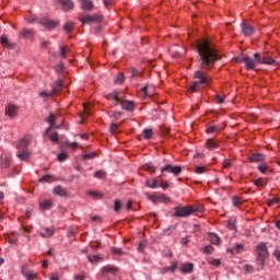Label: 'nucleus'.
Here are the masks:
<instances>
[{"instance_id":"1","label":"nucleus","mask_w":280,"mask_h":280,"mask_svg":"<svg viewBox=\"0 0 280 280\" xmlns=\"http://www.w3.org/2000/svg\"><path fill=\"white\" fill-rule=\"evenodd\" d=\"M197 51L199 55V67L201 70H197L194 74V82L190 85V93H198L205 86H209L211 83V77L206 71H211L215 67V62L221 60V56L218 55V49L207 39L199 40L197 43Z\"/></svg>"},{"instance_id":"2","label":"nucleus","mask_w":280,"mask_h":280,"mask_svg":"<svg viewBox=\"0 0 280 280\" xmlns=\"http://www.w3.org/2000/svg\"><path fill=\"white\" fill-rule=\"evenodd\" d=\"M257 250V270H264L266 266V259H268V247L266 243H260L256 247Z\"/></svg>"},{"instance_id":"3","label":"nucleus","mask_w":280,"mask_h":280,"mask_svg":"<svg viewBox=\"0 0 280 280\" xmlns=\"http://www.w3.org/2000/svg\"><path fill=\"white\" fill-rule=\"evenodd\" d=\"M180 172H183V167L174 166L172 164H166L163 167H161V173H162L161 178L165 176V173L173 174L174 176H178Z\"/></svg>"},{"instance_id":"4","label":"nucleus","mask_w":280,"mask_h":280,"mask_svg":"<svg viewBox=\"0 0 280 280\" xmlns=\"http://www.w3.org/2000/svg\"><path fill=\"white\" fill-rule=\"evenodd\" d=\"M102 14L100 13H96V14H93V15H83L81 18H79V20L81 21L82 25H89L91 23H101L102 21Z\"/></svg>"},{"instance_id":"5","label":"nucleus","mask_w":280,"mask_h":280,"mask_svg":"<svg viewBox=\"0 0 280 280\" xmlns=\"http://www.w3.org/2000/svg\"><path fill=\"white\" fill-rule=\"evenodd\" d=\"M255 60L258 62V65H275V59L266 54H254Z\"/></svg>"},{"instance_id":"6","label":"nucleus","mask_w":280,"mask_h":280,"mask_svg":"<svg viewBox=\"0 0 280 280\" xmlns=\"http://www.w3.org/2000/svg\"><path fill=\"white\" fill-rule=\"evenodd\" d=\"M175 218H189L191 215V209L189 206H178L175 207V212H174Z\"/></svg>"},{"instance_id":"7","label":"nucleus","mask_w":280,"mask_h":280,"mask_svg":"<svg viewBox=\"0 0 280 280\" xmlns=\"http://www.w3.org/2000/svg\"><path fill=\"white\" fill-rule=\"evenodd\" d=\"M241 62H243L248 71H253L259 62H257V59H253L250 57H243L241 59Z\"/></svg>"},{"instance_id":"8","label":"nucleus","mask_w":280,"mask_h":280,"mask_svg":"<svg viewBox=\"0 0 280 280\" xmlns=\"http://www.w3.org/2000/svg\"><path fill=\"white\" fill-rule=\"evenodd\" d=\"M12 163V158L8 153H2L0 156V165L2 170H8Z\"/></svg>"},{"instance_id":"9","label":"nucleus","mask_w":280,"mask_h":280,"mask_svg":"<svg viewBox=\"0 0 280 280\" xmlns=\"http://www.w3.org/2000/svg\"><path fill=\"white\" fill-rule=\"evenodd\" d=\"M56 118H57V116L55 114H50V116L46 119V121H48V124H50V126L46 129L47 135H49V132H51V130H54V128L62 127V125H59V126L56 125Z\"/></svg>"},{"instance_id":"10","label":"nucleus","mask_w":280,"mask_h":280,"mask_svg":"<svg viewBox=\"0 0 280 280\" xmlns=\"http://www.w3.org/2000/svg\"><path fill=\"white\" fill-rule=\"evenodd\" d=\"M242 33L246 37H250L253 34H255V27H253L250 24L243 22L242 25Z\"/></svg>"},{"instance_id":"11","label":"nucleus","mask_w":280,"mask_h":280,"mask_svg":"<svg viewBox=\"0 0 280 280\" xmlns=\"http://www.w3.org/2000/svg\"><path fill=\"white\" fill-rule=\"evenodd\" d=\"M81 10L84 12H93V10H95V3L91 0H81Z\"/></svg>"},{"instance_id":"12","label":"nucleus","mask_w":280,"mask_h":280,"mask_svg":"<svg viewBox=\"0 0 280 280\" xmlns=\"http://www.w3.org/2000/svg\"><path fill=\"white\" fill-rule=\"evenodd\" d=\"M57 3L61 4L63 12H69V10H73L74 8L73 1L71 0H57Z\"/></svg>"},{"instance_id":"13","label":"nucleus","mask_w":280,"mask_h":280,"mask_svg":"<svg viewBox=\"0 0 280 280\" xmlns=\"http://www.w3.org/2000/svg\"><path fill=\"white\" fill-rule=\"evenodd\" d=\"M148 199L154 205H158V202H167L165 195H148Z\"/></svg>"},{"instance_id":"14","label":"nucleus","mask_w":280,"mask_h":280,"mask_svg":"<svg viewBox=\"0 0 280 280\" xmlns=\"http://www.w3.org/2000/svg\"><path fill=\"white\" fill-rule=\"evenodd\" d=\"M145 187H149L150 189H158V187H161V182L159 180V177L147 179Z\"/></svg>"},{"instance_id":"15","label":"nucleus","mask_w":280,"mask_h":280,"mask_svg":"<svg viewBox=\"0 0 280 280\" xmlns=\"http://www.w3.org/2000/svg\"><path fill=\"white\" fill-rule=\"evenodd\" d=\"M179 269H180V272H183L184 275H191V272H194V264L191 262L182 264Z\"/></svg>"},{"instance_id":"16","label":"nucleus","mask_w":280,"mask_h":280,"mask_svg":"<svg viewBox=\"0 0 280 280\" xmlns=\"http://www.w3.org/2000/svg\"><path fill=\"white\" fill-rule=\"evenodd\" d=\"M16 113H19V107L15 105H8L5 107V115L8 117H16Z\"/></svg>"},{"instance_id":"17","label":"nucleus","mask_w":280,"mask_h":280,"mask_svg":"<svg viewBox=\"0 0 280 280\" xmlns=\"http://www.w3.org/2000/svg\"><path fill=\"white\" fill-rule=\"evenodd\" d=\"M40 25H43L44 27H46V30H54L56 28L57 23L54 22L52 20H48V19H42L39 21Z\"/></svg>"},{"instance_id":"18","label":"nucleus","mask_w":280,"mask_h":280,"mask_svg":"<svg viewBox=\"0 0 280 280\" xmlns=\"http://www.w3.org/2000/svg\"><path fill=\"white\" fill-rule=\"evenodd\" d=\"M102 272H103L104 276H106V275H114L115 276V275H117L118 269H117V267H115L113 265H107V266L103 267Z\"/></svg>"},{"instance_id":"19","label":"nucleus","mask_w":280,"mask_h":280,"mask_svg":"<svg viewBox=\"0 0 280 280\" xmlns=\"http://www.w3.org/2000/svg\"><path fill=\"white\" fill-rule=\"evenodd\" d=\"M118 104L121 105V108H124V110H135V102L132 101H124L120 98V102Z\"/></svg>"},{"instance_id":"20","label":"nucleus","mask_w":280,"mask_h":280,"mask_svg":"<svg viewBox=\"0 0 280 280\" xmlns=\"http://www.w3.org/2000/svg\"><path fill=\"white\" fill-rule=\"evenodd\" d=\"M16 156L20 161H27L30 159V151L27 149H18Z\"/></svg>"},{"instance_id":"21","label":"nucleus","mask_w":280,"mask_h":280,"mask_svg":"<svg viewBox=\"0 0 280 280\" xmlns=\"http://www.w3.org/2000/svg\"><path fill=\"white\" fill-rule=\"evenodd\" d=\"M20 36L22 38H27L30 40V39L34 38V30H32V28H23L20 32Z\"/></svg>"},{"instance_id":"22","label":"nucleus","mask_w":280,"mask_h":280,"mask_svg":"<svg viewBox=\"0 0 280 280\" xmlns=\"http://www.w3.org/2000/svg\"><path fill=\"white\" fill-rule=\"evenodd\" d=\"M39 235H42V237H51V235H54V226L42 228L39 230Z\"/></svg>"},{"instance_id":"23","label":"nucleus","mask_w":280,"mask_h":280,"mask_svg":"<svg viewBox=\"0 0 280 280\" xmlns=\"http://www.w3.org/2000/svg\"><path fill=\"white\" fill-rule=\"evenodd\" d=\"M107 100L115 102V104H119V102H121V96H119V92L115 91L107 94Z\"/></svg>"},{"instance_id":"24","label":"nucleus","mask_w":280,"mask_h":280,"mask_svg":"<svg viewBox=\"0 0 280 280\" xmlns=\"http://www.w3.org/2000/svg\"><path fill=\"white\" fill-rule=\"evenodd\" d=\"M62 80H58L52 84V95H56V93H60L62 91Z\"/></svg>"},{"instance_id":"25","label":"nucleus","mask_w":280,"mask_h":280,"mask_svg":"<svg viewBox=\"0 0 280 280\" xmlns=\"http://www.w3.org/2000/svg\"><path fill=\"white\" fill-rule=\"evenodd\" d=\"M206 148H208V150H215V148H220V144L218 141L210 138L206 141Z\"/></svg>"},{"instance_id":"26","label":"nucleus","mask_w":280,"mask_h":280,"mask_svg":"<svg viewBox=\"0 0 280 280\" xmlns=\"http://www.w3.org/2000/svg\"><path fill=\"white\" fill-rule=\"evenodd\" d=\"M190 207V213L194 214V213H202V211H205V206L198 203V205H192V206H189Z\"/></svg>"},{"instance_id":"27","label":"nucleus","mask_w":280,"mask_h":280,"mask_svg":"<svg viewBox=\"0 0 280 280\" xmlns=\"http://www.w3.org/2000/svg\"><path fill=\"white\" fill-rule=\"evenodd\" d=\"M27 145H30V140L22 138L18 143V150H27Z\"/></svg>"},{"instance_id":"28","label":"nucleus","mask_w":280,"mask_h":280,"mask_svg":"<svg viewBox=\"0 0 280 280\" xmlns=\"http://www.w3.org/2000/svg\"><path fill=\"white\" fill-rule=\"evenodd\" d=\"M54 194H56V196L65 198V196H67V190L61 186H57L54 188Z\"/></svg>"},{"instance_id":"29","label":"nucleus","mask_w":280,"mask_h":280,"mask_svg":"<svg viewBox=\"0 0 280 280\" xmlns=\"http://www.w3.org/2000/svg\"><path fill=\"white\" fill-rule=\"evenodd\" d=\"M242 250H244V245L240 243L229 249V252L232 253V255H237V253H242Z\"/></svg>"},{"instance_id":"30","label":"nucleus","mask_w":280,"mask_h":280,"mask_svg":"<svg viewBox=\"0 0 280 280\" xmlns=\"http://www.w3.org/2000/svg\"><path fill=\"white\" fill-rule=\"evenodd\" d=\"M45 136L48 137V139H50V141H52V143H58L59 138H58V132H51L49 131L47 133V131L45 132Z\"/></svg>"},{"instance_id":"31","label":"nucleus","mask_w":280,"mask_h":280,"mask_svg":"<svg viewBox=\"0 0 280 280\" xmlns=\"http://www.w3.org/2000/svg\"><path fill=\"white\" fill-rule=\"evenodd\" d=\"M264 159H265V156H264V154H261V153H254V154H252V156H250V161H252L253 163H259V161H264Z\"/></svg>"},{"instance_id":"32","label":"nucleus","mask_w":280,"mask_h":280,"mask_svg":"<svg viewBox=\"0 0 280 280\" xmlns=\"http://www.w3.org/2000/svg\"><path fill=\"white\" fill-rule=\"evenodd\" d=\"M54 180H56V178L50 174H46L39 178V183H54Z\"/></svg>"},{"instance_id":"33","label":"nucleus","mask_w":280,"mask_h":280,"mask_svg":"<svg viewBox=\"0 0 280 280\" xmlns=\"http://www.w3.org/2000/svg\"><path fill=\"white\" fill-rule=\"evenodd\" d=\"M54 207V201L51 200H46L40 203V209H44V211H47Z\"/></svg>"},{"instance_id":"34","label":"nucleus","mask_w":280,"mask_h":280,"mask_svg":"<svg viewBox=\"0 0 280 280\" xmlns=\"http://www.w3.org/2000/svg\"><path fill=\"white\" fill-rule=\"evenodd\" d=\"M88 196L95 198V200H100V199L104 198V195H102V192L95 191V190L88 191Z\"/></svg>"},{"instance_id":"35","label":"nucleus","mask_w":280,"mask_h":280,"mask_svg":"<svg viewBox=\"0 0 280 280\" xmlns=\"http://www.w3.org/2000/svg\"><path fill=\"white\" fill-rule=\"evenodd\" d=\"M209 241L211 242V244H220V236H218V234L215 233H210L209 234Z\"/></svg>"},{"instance_id":"36","label":"nucleus","mask_w":280,"mask_h":280,"mask_svg":"<svg viewBox=\"0 0 280 280\" xmlns=\"http://www.w3.org/2000/svg\"><path fill=\"white\" fill-rule=\"evenodd\" d=\"M0 43H1L2 47H12V44L9 43V40H8V35H2L0 37Z\"/></svg>"},{"instance_id":"37","label":"nucleus","mask_w":280,"mask_h":280,"mask_svg":"<svg viewBox=\"0 0 280 280\" xmlns=\"http://www.w3.org/2000/svg\"><path fill=\"white\" fill-rule=\"evenodd\" d=\"M63 32L71 34L73 32V22H67L63 26Z\"/></svg>"},{"instance_id":"38","label":"nucleus","mask_w":280,"mask_h":280,"mask_svg":"<svg viewBox=\"0 0 280 280\" xmlns=\"http://www.w3.org/2000/svg\"><path fill=\"white\" fill-rule=\"evenodd\" d=\"M95 156H97V153L90 152V153L83 154L82 159H83V161H93V159H95Z\"/></svg>"},{"instance_id":"39","label":"nucleus","mask_w":280,"mask_h":280,"mask_svg":"<svg viewBox=\"0 0 280 280\" xmlns=\"http://www.w3.org/2000/svg\"><path fill=\"white\" fill-rule=\"evenodd\" d=\"M124 80H126V77H124V73L120 72L114 79V82H115V84H124Z\"/></svg>"},{"instance_id":"40","label":"nucleus","mask_w":280,"mask_h":280,"mask_svg":"<svg viewBox=\"0 0 280 280\" xmlns=\"http://www.w3.org/2000/svg\"><path fill=\"white\" fill-rule=\"evenodd\" d=\"M218 130H220V126L214 125V126L208 127L206 129V132L207 135H213V132H218Z\"/></svg>"},{"instance_id":"41","label":"nucleus","mask_w":280,"mask_h":280,"mask_svg":"<svg viewBox=\"0 0 280 280\" xmlns=\"http://www.w3.org/2000/svg\"><path fill=\"white\" fill-rule=\"evenodd\" d=\"M152 91H154V88H152V86L142 88V93H144L145 96L152 95Z\"/></svg>"},{"instance_id":"42","label":"nucleus","mask_w":280,"mask_h":280,"mask_svg":"<svg viewBox=\"0 0 280 280\" xmlns=\"http://www.w3.org/2000/svg\"><path fill=\"white\" fill-rule=\"evenodd\" d=\"M89 261H91V264H98L101 261V257L97 255L94 256H88Z\"/></svg>"},{"instance_id":"43","label":"nucleus","mask_w":280,"mask_h":280,"mask_svg":"<svg viewBox=\"0 0 280 280\" xmlns=\"http://www.w3.org/2000/svg\"><path fill=\"white\" fill-rule=\"evenodd\" d=\"M143 135H144V139H152L154 132L152 131V129H144Z\"/></svg>"},{"instance_id":"44","label":"nucleus","mask_w":280,"mask_h":280,"mask_svg":"<svg viewBox=\"0 0 280 280\" xmlns=\"http://www.w3.org/2000/svg\"><path fill=\"white\" fill-rule=\"evenodd\" d=\"M25 277L27 280H34L37 277V273H35L34 271H26Z\"/></svg>"},{"instance_id":"45","label":"nucleus","mask_w":280,"mask_h":280,"mask_svg":"<svg viewBox=\"0 0 280 280\" xmlns=\"http://www.w3.org/2000/svg\"><path fill=\"white\" fill-rule=\"evenodd\" d=\"M232 202L234 207H240L242 205L243 200L240 197H232Z\"/></svg>"},{"instance_id":"46","label":"nucleus","mask_w":280,"mask_h":280,"mask_svg":"<svg viewBox=\"0 0 280 280\" xmlns=\"http://www.w3.org/2000/svg\"><path fill=\"white\" fill-rule=\"evenodd\" d=\"M51 95H54V93L52 92H47V91H44V92L39 93V97H43V100H47L48 97H51Z\"/></svg>"},{"instance_id":"47","label":"nucleus","mask_w":280,"mask_h":280,"mask_svg":"<svg viewBox=\"0 0 280 280\" xmlns=\"http://www.w3.org/2000/svg\"><path fill=\"white\" fill-rule=\"evenodd\" d=\"M129 73L131 74V78H137L139 75H141V72H139L137 69L135 68H130L129 69Z\"/></svg>"},{"instance_id":"48","label":"nucleus","mask_w":280,"mask_h":280,"mask_svg":"<svg viewBox=\"0 0 280 280\" xmlns=\"http://www.w3.org/2000/svg\"><path fill=\"white\" fill-rule=\"evenodd\" d=\"M228 229H230V231H235V229H237V225H235V221L229 220Z\"/></svg>"},{"instance_id":"49","label":"nucleus","mask_w":280,"mask_h":280,"mask_svg":"<svg viewBox=\"0 0 280 280\" xmlns=\"http://www.w3.org/2000/svg\"><path fill=\"white\" fill-rule=\"evenodd\" d=\"M106 173L104 171H97L94 173V178H104Z\"/></svg>"},{"instance_id":"50","label":"nucleus","mask_w":280,"mask_h":280,"mask_svg":"<svg viewBox=\"0 0 280 280\" xmlns=\"http://www.w3.org/2000/svg\"><path fill=\"white\" fill-rule=\"evenodd\" d=\"M244 270H245V272H248L249 275H253V272H255V268L250 265H245Z\"/></svg>"},{"instance_id":"51","label":"nucleus","mask_w":280,"mask_h":280,"mask_svg":"<svg viewBox=\"0 0 280 280\" xmlns=\"http://www.w3.org/2000/svg\"><path fill=\"white\" fill-rule=\"evenodd\" d=\"M195 172H196L197 174H205V172H207V167H206V166H197V167L195 168Z\"/></svg>"},{"instance_id":"52","label":"nucleus","mask_w":280,"mask_h":280,"mask_svg":"<svg viewBox=\"0 0 280 280\" xmlns=\"http://www.w3.org/2000/svg\"><path fill=\"white\" fill-rule=\"evenodd\" d=\"M203 253L205 255H211V253H213V246L208 245L203 248Z\"/></svg>"},{"instance_id":"53","label":"nucleus","mask_w":280,"mask_h":280,"mask_svg":"<svg viewBox=\"0 0 280 280\" xmlns=\"http://www.w3.org/2000/svg\"><path fill=\"white\" fill-rule=\"evenodd\" d=\"M112 253L113 255H124V250H121V248L118 247H113Z\"/></svg>"},{"instance_id":"54","label":"nucleus","mask_w":280,"mask_h":280,"mask_svg":"<svg viewBox=\"0 0 280 280\" xmlns=\"http://www.w3.org/2000/svg\"><path fill=\"white\" fill-rule=\"evenodd\" d=\"M68 49H67V47L66 46H63V47H61L60 48V56H61V58H67V54H68Z\"/></svg>"},{"instance_id":"55","label":"nucleus","mask_w":280,"mask_h":280,"mask_svg":"<svg viewBox=\"0 0 280 280\" xmlns=\"http://www.w3.org/2000/svg\"><path fill=\"white\" fill-rule=\"evenodd\" d=\"M258 170L261 172V174H266L268 172V165L261 164L258 166Z\"/></svg>"},{"instance_id":"56","label":"nucleus","mask_w":280,"mask_h":280,"mask_svg":"<svg viewBox=\"0 0 280 280\" xmlns=\"http://www.w3.org/2000/svg\"><path fill=\"white\" fill-rule=\"evenodd\" d=\"M119 128V125L113 122L112 126H110V132L113 135L117 133V129Z\"/></svg>"},{"instance_id":"57","label":"nucleus","mask_w":280,"mask_h":280,"mask_svg":"<svg viewBox=\"0 0 280 280\" xmlns=\"http://www.w3.org/2000/svg\"><path fill=\"white\" fill-rule=\"evenodd\" d=\"M114 210H115L116 212H119V211L121 210V201H119V200H116V201H115Z\"/></svg>"},{"instance_id":"58","label":"nucleus","mask_w":280,"mask_h":280,"mask_svg":"<svg viewBox=\"0 0 280 280\" xmlns=\"http://www.w3.org/2000/svg\"><path fill=\"white\" fill-rule=\"evenodd\" d=\"M254 185H256V187H264V179H255Z\"/></svg>"},{"instance_id":"59","label":"nucleus","mask_w":280,"mask_h":280,"mask_svg":"<svg viewBox=\"0 0 280 280\" xmlns=\"http://www.w3.org/2000/svg\"><path fill=\"white\" fill-rule=\"evenodd\" d=\"M273 205H279V198H273L268 202L269 207H273Z\"/></svg>"},{"instance_id":"60","label":"nucleus","mask_w":280,"mask_h":280,"mask_svg":"<svg viewBox=\"0 0 280 280\" xmlns=\"http://www.w3.org/2000/svg\"><path fill=\"white\" fill-rule=\"evenodd\" d=\"M66 159H68L67 153H60V154L58 155V161H60L61 163H62Z\"/></svg>"},{"instance_id":"61","label":"nucleus","mask_w":280,"mask_h":280,"mask_svg":"<svg viewBox=\"0 0 280 280\" xmlns=\"http://www.w3.org/2000/svg\"><path fill=\"white\" fill-rule=\"evenodd\" d=\"M215 102H217V104H224V97H222L220 95H217L215 96Z\"/></svg>"},{"instance_id":"62","label":"nucleus","mask_w":280,"mask_h":280,"mask_svg":"<svg viewBox=\"0 0 280 280\" xmlns=\"http://www.w3.org/2000/svg\"><path fill=\"white\" fill-rule=\"evenodd\" d=\"M172 272L176 271V268H178V262H173L171 267H168Z\"/></svg>"},{"instance_id":"63","label":"nucleus","mask_w":280,"mask_h":280,"mask_svg":"<svg viewBox=\"0 0 280 280\" xmlns=\"http://www.w3.org/2000/svg\"><path fill=\"white\" fill-rule=\"evenodd\" d=\"M223 167H225V168L231 167V160H225V161L223 162Z\"/></svg>"},{"instance_id":"64","label":"nucleus","mask_w":280,"mask_h":280,"mask_svg":"<svg viewBox=\"0 0 280 280\" xmlns=\"http://www.w3.org/2000/svg\"><path fill=\"white\" fill-rule=\"evenodd\" d=\"M100 246V242H92L91 247L92 248H97Z\"/></svg>"}]
</instances>
